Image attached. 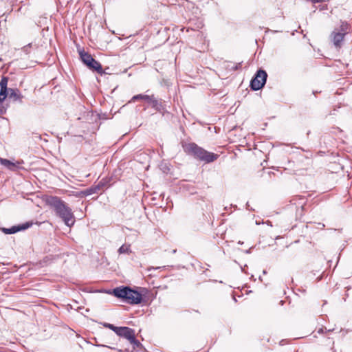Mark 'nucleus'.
I'll list each match as a JSON object with an SVG mask.
<instances>
[{
  "mask_svg": "<svg viewBox=\"0 0 352 352\" xmlns=\"http://www.w3.org/2000/svg\"><path fill=\"white\" fill-rule=\"evenodd\" d=\"M46 204L52 208L56 215L63 219L65 225H74L75 219L72 209L58 197L50 196L45 199Z\"/></svg>",
  "mask_w": 352,
  "mask_h": 352,
  "instance_id": "f257e3e1",
  "label": "nucleus"
},
{
  "mask_svg": "<svg viewBox=\"0 0 352 352\" xmlns=\"http://www.w3.org/2000/svg\"><path fill=\"white\" fill-rule=\"evenodd\" d=\"M184 151L193 155L196 159L210 163L216 160L218 155L208 152L195 143H188L183 146Z\"/></svg>",
  "mask_w": 352,
  "mask_h": 352,
  "instance_id": "f03ea898",
  "label": "nucleus"
},
{
  "mask_svg": "<svg viewBox=\"0 0 352 352\" xmlns=\"http://www.w3.org/2000/svg\"><path fill=\"white\" fill-rule=\"evenodd\" d=\"M112 294L129 304H139L142 300V295L139 292L128 287H116L112 291Z\"/></svg>",
  "mask_w": 352,
  "mask_h": 352,
  "instance_id": "7ed1b4c3",
  "label": "nucleus"
},
{
  "mask_svg": "<svg viewBox=\"0 0 352 352\" xmlns=\"http://www.w3.org/2000/svg\"><path fill=\"white\" fill-rule=\"evenodd\" d=\"M116 334L127 339L133 345L134 349L141 346L140 342L135 339V331L132 329L126 327H120L118 328V331H116Z\"/></svg>",
  "mask_w": 352,
  "mask_h": 352,
  "instance_id": "20e7f679",
  "label": "nucleus"
},
{
  "mask_svg": "<svg viewBox=\"0 0 352 352\" xmlns=\"http://www.w3.org/2000/svg\"><path fill=\"white\" fill-rule=\"evenodd\" d=\"M267 77L266 72L259 69L250 82L251 88L254 91L261 89L265 85Z\"/></svg>",
  "mask_w": 352,
  "mask_h": 352,
  "instance_id": "39448f33",
  "label": "nucleus"
},
{
  "mask_svg": "<svg viewBox=\"0 0 352 352\" xmlns=\"http://www.w3.org/2000/svg\"><path fill=\"white\" fill-rule=\"evenodd\" d=\"M80 58L82 61L91 69L98 72V73L102 72V69L100 63L96 60L92 56L85 52H80Z\"/></svg>",
  "mask_w": 352,
  "mask_h": 352,
  "instance_id": "423d86ee",
  "label": "nucleus"
},
{
  "mask_svg": "<svg viewBox=\"0 0 352 352\" xmlns=\"http://www.w3.org/2000/svg\"><path fill=\"white\" fill-rule=\"evenodd\" d=\"M32 226L31 223H25L19 226H12L10 228H2V231L7 234H14L19 231L25 230Z\"/></svg>",
  "mask_w": 352,
  "mask_h": 352,
  "instance_id": "0eeeda50",
  "label": "nucleus"
},
{
  "mask_svg": "<svg viewBox=\"0 0 352 352\" xmlns=\"http://www.w3.org/2000/svg\"><path fill=\"white\" fill-rule=\"evenodd\" d=\"M344 34H345V33L336 32H333L331 33V36L333 43L336 47H341V43L344 39Z\"/></svg>",
  "mask_w": 352,
  "mask_h": 352,
  "instance_id": "6e6552de",
  "label": "nucleus"
},
{
  "mask_svg": "<svg viewBox=\"0 0 352 352\" xmlns=\"http://www.w3.org/2000/svg\"><path fill=\"white\" fill-rule=\"evenodd\" d=\"M148 102L151 104L153 108H155L156 110L159 111H161L164 109V107L162 102L156 100L153 96H151Z\"/></svg>",
  "mask_w": 352,
  "mask_h": 352,
  "instance_id": "1a4fd4ad",
  "label": "nucleus"
},
{
  "mask_svg": "<svg viewBox=\"0 0 352 352\" xmlns=\"http://www.w3.org/2000/svg\"><path fill=\"white\" fill-rule=\"evenodd\" d=\"M8 94L11 98L14 99V100H20L21 101L23 98L20 91L18 89H9Z\"/></svg>",
  "mask_w": 352,
  "mask_h": 352,
  "instance_id": "9d476101",
  "label": "nucleus"
},
{
  "mask_svg": "<svg viewBox=\"0 0 352 352\" xmlns=\"http://www.w3.org/2000/svg\"><path fill=\"white\" fill-rule=\"evenodd\" d=\"M0 162L2 165L6 166L7 168L12 170H14L16 167L14 163L6 159H1Z\"/></svg>",
  "mask_w": 352,
  "mask_h": 352,
  "instance_id": "9b49d317",
  "label": "nucleus"
},
{
  "mask_svg": "<svg viewBox=\"0 0 352 352\" xmlns=\"http://www.w3.org/2000/svg\"><path fill=\"white\" fill-rule=\"evenodd\" d=\"M151 96H148V95L138 94V95L133 96V98L129 102H134L138 100H144L148 102L151 99Z\"/></svg>",
  "mask_w": 352,
  "mask_h": 352,
  "instance_id": "f8f14e48",
  "label": "nucleus"
},
{
  "mask_svg": "<svg viewBox=\"0 0 352 352\" xmlns=\"http://www.w3.org/2000/svg\"><path fill=\"white\" fill-rule=\"evenodd\" d=\"M8 78L7 77H3L0 81V90H6L8 91L7 88L8 85Z\"/></svg>",
  "mask_w": 352,
  "mask_h": 352,
  "instance_id": "ddd939ff",
  "label": "nucleus"
},
{
  "mask_svg": "<svg viewBox=\"0 0 352 352\" xmlns=\"http://www.w3.org/2000/svg\"><path fill=\"white\" fill-rule=\"evenodd\" d=\"M129 252V245H122L118 250L120 254H126Z\"/></svg>",
  "mask_w": 352,
  "mask_h": 352,
  "instance_id": "4468645a",
  "label": "nucleus"
},
{
  "mask_svg": "<svg viewBox=\"0 0 352 352\" xmlns=\"http://www.w3.org/2000/svg\"><path fill=\"white\" fill-rule=\"evenodd\" d=\"M8 94V91L0 90V104L2 103L6 98Z\"/></svg>",
  "mask_w": 352,
  "mask_h": 352,
  "instance_id": "2eb2a0df",
  "label": "nucleus"
},
{
  "mask_svg": "<svg viewBox=\"0 0 352 352\" xmlns=\"http://www.w3.org/2000/svg\"><path fill=\"white\" fill-rule=\"evenodd\" d=\"M104 327H107V328H109L110 329H111L112 331H113L116 333V331H118V327H116L114 326L113 324H109V323H104Z\"/></svg>",
  "mask_w": 352,
  "mask_h": 352,
  "instance_id": "dca6fc26",
  "label": "nucleus"
},
{
  "mask_svg": "<svg viewBox=\"0 0 352 352\" xmlns=\"http://www.w3.org/2000/svg\"><path fill=\"white\" fill-rule=\"evenodd\" d=\"M119 352H123L122 350H119Z\"/></svg>",
  "mask_w": 352,
  "mask_h": 352,
  "instance_id": "f3484780",
  "label": "nucleus"
}]
</instances>
